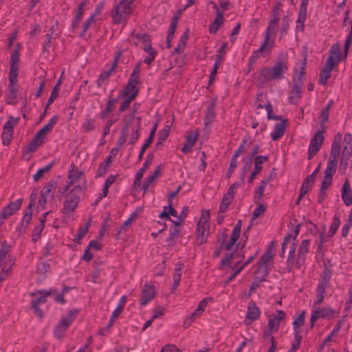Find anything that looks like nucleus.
<instances>
[{
  "mask_svg": "<svg viewBox=\"0 0 352 352\" xmlns=\"http://www.w3.org/2000/svg\"><path fill=\"white\" fill-rule=\"evenodd\" d=\"M242 223L239 221L230 233L223 234L221 248L232 251L231 254L227 256L222 262L223 268L229 267L234 271L229 278L232 280L235 276L249 263V261L241 264L244 258L243 248L245 245L244 236H241Z\"/></svg>",
  "mask_w": 352,
  "mask_h": 352,
  "instance_id": "nucleus-1",
  "label": "nucleus"
},
{
  "mask_svg": "<svg viewBox=\"0 0 352 352\" xmlns=\"http://www.w3.org/2000/svg\"><path fill=\"white\" fill-rule=\"evenodd\" d=\"M341 148L342 150L341 165L343 164L346 165V161L352 155V136L350 134H346L343 140L340 133L336 135L331 147L329 161L325 170L324 177L332 178L336 173Z\"/></svg>",
  "mask_w": 352,
  "mask_h": 352,
  "instance_id": "nucleus-2",
  "label": "nucleus"
},
{
  "mask_svg": "<svg viewBox=\"0 0 352 352\" xmlns=\"http://www.w3.org/2000/svg\"><path fill=\"white\" fill-rule=\"evenodd\" d=\"M123 124L117 143L119 146H122L126 141H129L130 144H133L138 140L140 120L137 119L133 122V116H124Z\"/></svg>",
  "mask_w": 352,
  "mask_h": 352,
  "instance_id": "nucleus-3",
  "label": "nucleus"
},
{
  "mask_svg": "<svg viewBox=\"0 0 352 352\" xmlns=\"http://www.w3.org/2000/svg\"><path fill=\"white\" fill-rule=\"evenodd\" d=\"M289 70L286 59L278 60L274 66L262 69L260 78L265 80H281Z\"/></svg>",
  "mask_w": 352,
  "mask_h": 352,
  "instance_id": "nucleus-4",
  "label": "nucleus"
},
{
  "mask_svg": "<svg viewBox=\"0 0 352 352\" xmlns=\"http://www.w3.org/2000/svg\"><path fill=\"white\" fill-rule=\"evenodd\" d=\"M130 41L135 45H140L147 54V56L144 59V62L145 63L149 65L155 60L157 56V52L152 47L151 41L148 35L140 33L133 34L130 37Z\"/></svg>",
  "mask_w": 352,
  "mask_h": 352,
  "instance_id": "nucleus-5",
  "label": "nucleus"
},
{
  "mask_svg": "<svg viewBox=\"0 0 352 352\" xmlns=\"http://www.w3.org/2000/svg\"><path fill=\"white\" fill-rule=\"evenodd\" d=\"M210 211L202 210L196 229V243L201 245L206 241L210 230Z\"/></svg>",
  "mask_w": 352,
  "mask_h": 352,
  "instance_id": "nucleus-6",
  "label": "nucleus"
},
{
  "mask_svg": "<svg viewBox=\"0 0 352 352\" xmlns=\"http://www.w3.org/2000/svg\"><path fill=\"white\" fill-rule=\"evenodd\" d=\"M274 252L272 247H271L261 258L254 272L256 280H263L268 274L270 267L273 263Z\"/></svg>",
  "mask_w": 352,
  "mask_h": 352,
  "instance_id": "nucleus-7",
  "label": "nucleus"
},
{
  "mask_svg": "<svg viewBox=\"0 0 352 352\" xmlns=\"http://www.w3.org/2000/svg\"><path fill=\"white\" fill-rule=\"evenodd\" d=\"M14 261L8 254V249L3 247L0 250V283L8 276Z\"/></svg>",
  "mask_w": 352,
  "mask_h": 352,
  "instance_id": "nucleus-8",
  "label": "nucleus"
},
{
  "mask_svg": "<svg viewBox=\"0 0 352 352\" xmlns=\"http://www.w3.org/2000/svg\"><path fill=\"white\" fill-rule=\"evenodd\" d=\"M335 311L330 307H318L314 305L310 318V328L312 329L319 319L330 320L333 318Z\"/></svg>",
  "mask_w": 352,
  "mask_h": 352,
  "instance_id": "nucleus-9",
  "label": "nucleus"
},
{
  "mask_svg": "<svg viewBox=\"0 0 352 352\" xmlns=\"http://www.w3.org/2000/svg\"><path fill=\"white\" fill-rule=\"evenodd\" d=\"M56 189V185L52 183L46 184L43 188L36 206L38 210L45 209L46 204L52 201Z\"/></svg>",
  "mask_w": 352,
  "mask_h": 352,
  "instance_id": "nucleus-10",
  "label": "nucleus"
},
{
  "mask_svg": "<svg viewBox=\"0 0 352 352\" xmlns=\"http://www.w3.org/2000/svg\"><path fill=\"white\" fill-rule=\"evenodd\" d=\"M281 6L282 5L279 2L276 3L274 6L272 12L271 19L267 28L265 34L276 37V33L278 28V23L282 14Z\"/></svg>",
  "mask_w": 352,
  "mask_h": 352,
  "instance_id": "nucleus-11",
  "label": "nucleus"
},
{
  "mask_svg": "<svg viewBox=\"0 0 352 352\" xmlns=\"http://www.w3.org/2000/svg\"><path fill=\"white\" fill-rule=\"evenodd\" d=\"M77 311H72L66 316L63 317L54 329V335L58 338H62L65 336L68 327L74 320Z\"/></svg>",
  "mask_w": 352,
  "mask_h": 352,
  "instance_id": "nucleus-12",
  "label": "nucleus"
},
{
  "mask_svg": "<svg viewBox=\"0 0 352 352\" xmlns=\"http://www.w3.org/2000/svg\"><path fill=\"white\" fill-rule=\"evenodd\" d=\"M138 69L134 70L131 74L126 88L120 91V96H129L131 98H135L138 94Z\"/></svg>",
  "mask_w": 352,
  "mask_h": 352,
  "instance_id": "nucleus-13",
  "label": "nucleus"
},
{
  "mask_svg": "<svg viewBox=\"0 0 352 352\" xmlns=\"http://www.w3.org/2000/svg\"><path fill=\"white\" fill-rule=\"evenodd\" d=\"M286 314L283 311H276L268 316L267 333L269 335L276 333L285 319Z\"/></svg>",
  "mask_w": 352,
  "mask_h": 352,
  "instance_id": "nucleus-14",
  "label": "nucleus"
},
{
  "mask_svg": "<svg viewBox=\"0 0 352 352\" xmlns=\"http://www.w3.org/2000/svg\"><path fill=\"white\" fill-rule=\"evenodd\" d=\"M21 46L17 44L16 47L12 50L10 56V67L9 78H18L19 71V52Z\"/></svg>",
  "mask_w": 352,
  "mask_h": 352,
  "instance_id": "nucleus-15",
  "label": "nucleus"
},
{
  "mask_svg": "<svg viewBox=\"0 0 352 352\" xmlns=\"http://www.w3.org/2000/svg\"><path fill=\"white\" fill-rule=\"evenodd\" d=\"M19 118L10 117L5 123L2 132V139L4 144H9L12 139L14 127L17 124Z\"/></svg>",
  "mask_w": 352,
  "mask_h": 352,
  "instance_id": "nucleus-16",
  "label": "nucleus"
},
{
  "mask_svg": "<svg viewBox=\"0 0 352 352\" xmlns=\"http://www.w3.org/2000/svg\"><path fill=\"white\" fill-rule=\"evenodd\" d=\"M324 131H318L311 138L309 147V159H311L317 154L324 142Z\"/></svg>",
  "mask_w": 352,
  "mask_h": 352,
  "instance_id": "nucleus-17",
  "label": "nucleus"
},
{
  "mask_svg": "<svg viewBox=\"0 0 352 352\" xmlns=\"http://www.w3.org/2000/svg\"><path fill=\"white\" fill-rule=\"evenodd\" d=\"M77 190H72L67 196L64 204L63 212L69 214L74 211L78 203V195Z\"/></svg>",
  "mask_w": 352,
  "mask_h": 352,
  "instance_id": "nucleus-18",
  "label": "nucleus"
},
{
  "mask_svg": "<svg viewBox=\"0 0 352 352\" xmlns=\"http://www.w3.org/2000/svg\"><path fill=\"white\" fill-rule=\"evenodd\" d=\"M341 58V47L339 45H334L329 52V56L327 60L326 65L333 69L337 66Z\"/></svg>",
  "mask_w": 352,
  "mask_h": 352,
  "instance_id": "nucleus-19",
  "label": "nucleus"
},
{
  "mask_svg": "<svg viewBox=\"0 0 352 352\" xmlns=\"http://www.w3.org/2000/svg\"><path fill=\"white\" fill-rule=\"evenodd\" d=\"M50 295V293L45 290L38 291L32 294V306L37 314H40L38 305L45 303Z\"/></svg>",
  "mask_w": 352,
  "mask_h": 352,
  "instance_id": "nucleus-20",
  "label": "nucleus"
},
{
  "mask_svg": "<svg viewBox=\"0 0 352 352\" xmlns=\"http://www.w3.org/2000/svg\"><path fill=\"white\" fill-rule=\"evenodd\" d=\"M198 137L199 133L197 131L188 132L185 138V142L182 148V151L184 153H190L197 140Z\"/></svg>",
  "mask_w": 352,
  "mask_h": 352,
  "instance_id": "nucleus-21",
  "label": "nucleus"
},
{
  "mask_svg": "<svg viewBox=\"0 0 352 352\" xmlns=\"http://www.w3.org/2000/svg\"><path fill=\"white\" fill-rule=\"evenodd\" d=\"M156 294V289L154 285H145L142 290L140 303L145 306L148 302L154 298Z\"/></svg>",
  "mask_w": 352,
  "mask_h": 352,
  "instance_id": "nucleus-22",
  "label": "nucleus"
},
{
  "mask_svg": "<svg viewBox=\"0 0 352 352\" xmlns=\"http://www.w3.org/2000/svg\"><path fill=\"white\" fill-rule=\"evenodd\" d=\"M159 217L162 220L168 219L176 225H179L180 221L182 220L177 216L176 210L171 206L164 207V210L159 214Z\"/></svg>",
  "mask_w": 352,
  "mask_h": 352,
  "instance_id": "nucleus-23",
  "label": "nucleus"
},
{
  "mask_svg": "<svg viewBox=\"0 0 352 352\" xmlns=\"http://www.w3.org/2000/svg\"><path fill=\"white\" fill-rule=\"evenodd\" d=\"M238 186V184H234L230 186L227 193L223 196V200L220 204L219 212L223 213L227 210L228 206L233 200L234 195L236 192V188Z\"/></svg>",
  "mask_w": 352,
  "mask_h": 352,
  "instance_id": "nucleus-24",
  "label": "nucleus"
},
{
  "mask_svg": "<svg viewBox=\"0 0 352 352\" xmlns=\"http://www.w3.org/2000/svg\"><path fill=\"white\" fill-rule=\"evenodd\" d=\"M22 204V199H18L16 201L10 203L5 206L1 211V217L4 219H8L17 210H19Z\"/></svg>",
  "mask_w": 352,
  "mask_h": 352,
  "instance_id": "nucleus-25",
  "label": "nucleus"
},
{
  "mask_svg": "<svg viewBox=\"0 0 352 352\" xmlns=\"http://www.w3.org/2000/svg\"><path fill=\"white\" fill-rule=\"evenodd\" d=\"M310 245V240H303L298 252L296 266L300 268L305 261V256L309 252Z\"/></svg>",
  "mask_w": 352,
  "mask_h": 352,
  "instance_id": "nucleus-26",
  "label": "nucleus"
},
{
  "mask_svg": "<svg viewBox=\"0 0 352 352\" xmlns=\"http://www.w3.org/2000/svg\"><path fill=\"white\" fill-rule=\"evenodd\" d=\"M36 192H32L30 197L28 208H27L22 219V225L27 228L32 220V208L35 205Z\"/></svg>",
  "mask_w": 352,
  "mask_h": 352,
  "instance_id": "nucleus-27",
  "label": "nucleus"
},
{
  "mask_svg": "<svg viewBox=\"0 0 352 352\" xmlns=\"http://www.w3.org/2000/svg\"><path fill=\"white\" fill-rule=\"evenodd\" d=\"M260 314L261 312L258 307L254 302H250L248 307L245 321L247 323L251 324L259 318Z\"/></svg>",
  "mask_w": 352,
  "mask_h": 352,
  "instance_id": "nucleus-28",
  "label": "nucleus"
},
{
  "mask_svg": "<svg viewBox=\"0 0 352 352\" xmlns=\"http://www.w3.org/2000/svg\"><path fill=\"white\" fill-rule=\"evenodd\" d=\"M47 135L41 133L38 131L32 140L30 142L28 145V151L30 152H33L36 151L39 146H41L44 142L45 139L47 138Z\"/></svg>",
  "mask_w": 352,
  "mask_h": 352,
  "instance_id": "nucleus-29",
  "label": "nucleus"
},
{
  "mask_svg": "<svg viewBox=\"0 0 352 352\" xmlns=\"http://www.w3.org/2000/svg\"><path fill=\"white\" fill-rule=\"evenodd\" d=\"M305 316L306 311H302L299 314H298L296 317L294 318L292 323L294 333L302 334V326L304 325L305 321Z\"/></svg>",
  "mask_w": 352,
  "mask_h": 352,
  "instance_id": "nucleus-30",
  "label": "nucleus"
},
{
  "mask_svg": "<svg viewBox=\"0 0 352 352\" xmlns=\"http://www.w3.org/2000/svg\"><path fill=\"white\" fill-rule=\"evenodd\" d=\"M223 12L220 10H217V16L211 23L209 31L210 33L215 34L223 24Z\"/></svg>",
  "mask_w": 352,
  "mask_h": 352,
  "instance_id": "nucleus-31",
  "label": "nucleus"
},
{
  "mask_svg": "<svg viewBox=\"0 0 352 352\" xmlns=\"http://www.w3.org/2000/svg\"><path fill=\"white\" fill-rule=\"evenodd\" d=\"M126 302V296H122L117 305V307H116L115 310L113 311L111 318H110V323L113 324L115 320L118 318V316L120 315V314L122 312Z\"/></svg>",
  "mask_w": 352,
  "mask_h": 352,
  "instance_id": "nucleus-32",
  "label": "nucleus"
},
{
  "mask_svg": "<svg viewBox=\"0 0 352 352\" xmlns=\"http://www.w3.org/2000/svg\"><path fill=\"white\" fill-rule=\"evenodd\" d=\"M342 197L344 204L349 206L352 204V192L348 180H346L342 188Z\"/></svg>",
  "mask_w": 352,
  "mask_h": 352,
  "instance_id": "nucleus-33",
  "label": "nucleus"
},
{
  "mask_svg": "<svg viewBox=\"0 0 352 352\" xmlns=\"http://www.w3.org/2000/svg\"><path fill=\"white\" fill-rule=\"evenodd\" d=\"M276 37L265 34V41L258 49V52L265 54H269L274 47Z\"/></svg>",
  "mask_w": 352,
  "mask_h": 352,
  "instance_id": "nucleus-34",
  "label": "nucleus"
},
{
  "mask_svg": "<svg viewBox=\"0 0 352 352\" xmlns=\"http://www.w3.org/2000/svg\"><path fill=\"white\" fill-rule=\"evenodd\" d=\"M331 182H332V178H330L328 177H324L323 182H322L321 188L320 190V193L318 195V201L320 203H322L326 198L327 190L330 187Z\"/></svg>",
  "mask_w": 352,
  "mask_h": 352,
  "instance_id": "nucleus-35",
  "label": "nucleus"
},
{
  "mask_svg": "<svg viewBox=\"0 0 352 352\" xmlns=\"http://www.w3.org/2000/svg\"><path fill=\"white\" fill-rule=\"evenodd\" d=\"M285 131V122L282 121L279 123H277L275 126L274 131L271 133V136L273 140H277L280 139L284 134Z\"/></svg>",
  "mask_w": 352,
  "mask_h": 352,
  "instance_id": "nucleus-36",
  "label": "nucleus"
},
{
  "mask_svg": "<svg viewBox=\"0 0 352 352\" xmlns=\"http://www.w3.org/2000/svg\"><path fill=\"white\" fill-rule=\"evenodd\" d=\"M48 212L43 214V217L40 219V223L37 225L32 232V240L36 241L39 238V236L45 227V222L46 221V217L48 214Z\"/></svg>",
  "mask_w": 352,
  "mask_h": 352,
  "instance_id": "nucleus-37",
  "label": "nucleus"
},
{
  "mask_svg": "<svg viewBox=\"0 0 352 352\" xmlns=\"http://www.w3.org/2000/svg\"><path fill=\"white\" fill-rule=\"evenodd\" d=\"M118 98L122 100L119 107V112L120 113H122L128 109L131 102L135 100L134 98H131L129 96H120V94Z\"/></svg>",
  "mask_w": 352,
  "mask_h": 352,
  "instance_id": "nucleus-38",
  "label": "nucleus"
},
{
  "mask_svg": "<svg viewBox=\"0 0 352 352\" xmlns=\"http://www.w3.org/2000/svg\"><path fill=\"white\" fill-rule=\"evenodd\" d=\"M57 121H58V117L56 116L52 117L48 123L47 124H45L43 127H42V129H41L39 131L47 136L48 134L53 130Z\"/></svg>",
  "mask_w": 352,
  "mask_h": 352,
  "instance_id": "nucleus-39",
  "label": "nucleus"
},
{
  "mask_svg": "<svg viewBox=\"0 0 352 352\" xmlns=\"http://www.w3.org/2000/svg\"><path fill=\"white\" fill-rule=\"evenodd\" d=\"M116 177L115 175H111L107 177L102 188V192L100 196V199L102 197H104L107 195L109 192V188L116 182Z\"/></svg>",
  "mask_w": 352,
  "mask_h": 352,
  "instance_id": "nucleus-40",
  "label": "nucleus"
},
{
  "mask_svg": "<svg viewBox=\"0 0 352 352\" xmlns=\"http://www.w3.org/2000/svg\"><path fill=\"white\" fill-rule=\"evenodd\" d=\"M209 299L204 298L199 303L197 308L195 309L194 313L191 316V318H196L201 316V313L205 310L208 306Z\"/></svg>",
  "mask_w": 352,
  "mask_h": 352,
  "instance_id": "nucleus-41",
  "label": "nucleus"
},
{
  "mask_svg": "<svg viewBox=\"0 0 352 352\" xmlns=\"http://www.w3.org/2000/svg\"><path fill=\"white\" fill-rule=\"evenodd\" d=\"M308 0H301L300 8L298 13V23H304L306 19Z\"/></svg>",
  "mask_w": 352,
  "mask_h": 352,
  "instance_id": "nucleus-42",
  "label": "nucleus"
},
{
  "mask_svg": "<svg viewBox=\"0 0 352 352\" xmlns=\"http://www.w3.org/2000/svg\"><path fill=\"white\" fill-rule=\"evenodd\" d=\"M333 69V68L328 67L327 65H325V67L322 69V71L320 73V82L321 84H326L328 80L329 79L331 76V72Z\"/></svg>",
  "mask_w": 352,
  "mask_h": 352,
  "instance_id": "nucleus-43",
  "label": "nucleus"
},
{
  "mask_svg": "<svg viewBox=\"0 0 352 352\" xmlns=\"http://www.w3.org/2000/svg\"><path fill=\"white\" fill-rule=\"evenodd\" d=\"M89 227V223L87 222L85 226H80L79 228L78 232L74 239L76 243H79L85 236Z\"/></svg>",
  "mask_w": 352,
  "mask_h": 352,
  "instance_id": "nucleus-44",
  "label": "nucleus"
},
{
  "mask_svg": "<svg viewBox=\"0 0 352 352\" xmlns=\"http://www.w3.org/2000/svg\"><path fill=\"white\" fill-rule=\"evenodd\" d=\"M267 161V157L260 155L255 158V166L253 170L254 174H258L262 169V164Z\"/></svg>",
  "mask_w": 352,
  "mask_h": 352,
  "instance_id": "nucleus-45",
  "label": "nucleus"
},
{
  "mask_svg": "<svg viewBox=\"0 0 352 352\" xmlns=\"http://www.w3.org/2000/svg\"><path fill=\"white\" fill-rule=\"evenodd\" d=\"M177 21L174 20L172 21L167 36V47L169 48L170 47V43L173 38L174 33L177 28Z\"/></svg>",
  "mask_w": 352,
  "mask_h": 352,
  "instance_id": "nucleus-46",
  "label": "nucleus"
},
{
  "mask_svg": "<svg viewBox=\"0 0 352 352\" xmlns=\"http://www.w3.org/2000/svg\"><path fill=\"white\" fill-rule=\"evenodd\" d=\"M19 82L18 78H9L8 92L18 94Z\"/></svg>",
  "mask_w": 352,
  "mask_h": 352,
  "instance_id": "nucleus-47",
  "label": "nucleus"
},
{
  "mask_svg": "<svg viewBox=\"0 0 352 352\" xmlns=\"http://www.w3.org/2000/svg\"><path fill=\"white\" fill-rule=\"evenodd\" d=\"M65 292V289L62 293H58L54 289H50L48 291L49 293H50V295L49 296H52L55 302L63 304L65 302V300L63 299V294Z\"/></svg>",
  "mask_w": 352,
  "mask_h": 352,
  "instance_id": "nucleus-48",
  "label": "nucleus"
},
{
  "mask_svg": "<svg viewBox=\"0 0 352 352\" xmlns=\"http://www.w3.org/2000/svg\"><path fill=\"white\" fill-rule=\"evenodd\" d=\"M183 265L179 264L176 267V272L173 275V289L177 288L181 280V273L179 272L183 268Z\"/></svg>",
  "mask_w": 352,
  "mask_h": 352,
  "instance_id": "nucleus-49",
  "label": "nucleus"
},
{
  "mask_svg": "<svg viewBox=\"0 0 352 352\" xmlns=\"http://www.w3.org/2000/svg\"><path fill=\"white\" fill-rule=\"evenodd\" d=\"M170 126H166L158 133V142L160 144L162 143L168 138L170 133Z\"/></svg>",
  "mask_w": 352,
  "mask_h": 352,
  "instance_id": "nucleus-50",
  "label": "nucleus"
},
{
  "mask_svg": "<svg viewBox=\"0 0 352 352\" xmlns=\"http://www.w3.org/2000/svg\"><path fill=\"white\" fill-rule=\"evenodd\" d=\"M328 118H329L328 108L322 109V111H320V116L318 117V121H319V122L321 125V128H322V129H323V131L324 130V124L327 121Z\"/></svg>",
  "mask_w": 352,
  "mask_h": 352,
  "instance_id": "nucleus-51",
  "label": "nucleus"
},
{
  "mask_svg": "<svg viewBox=\"0 0 352 352\" xmlns=\"http://www.w3.org/2000/svg\"><path fill=\"white\" fill-rule=\"evenodd\" d=\"M243 149L241 147H240L237 151L235 153V154L234 155L232 160H231V162H230V167L228 168V173L230 174H231L234 170L235 169V168L236 167V164H237V162H236V160H237V157L239 156L241 152H243Z\"/></svg>",
  "mask_w": 352,
  "mask_h": 352,
  "instance_id": "nucleus-52",
  "label": "nucleus"
},
{
  "mask_svg": "<svg viewBox=\"0 0 352 352\" xmlns=\"http://www.w3.org/2000/svg\"><path fill=\"white\" fill-rule=\"evenodd\" d=\"M52 166L47 165L42 168H40L38 170V171L36 173V174L34 175L33 178L35 182L39 181L43 176V175L51 169Z\"/></svg>",
  "mask_w": 352,
  "mask_h": 352,
  "instance_id": "nucleus-53",
  "label": "nucleus"
},
{
  "mask_svg": "<svg viewBox=\"0 0 352 352\" xmlns=\"http://www.w3.org/2000/svg\"><path fill=\"white\" fill-rule=\"evenodd\" d=\"M340 219L338 217H334L333 223H332V224L329 228V235L330 236H333L336 233V232L338 230V228L340 226Z\"/></svg>",
  "mask_w": 352,
  "mask_h": 352,
  "instance_id": "nucleus-54",
  "label": "nucleus"
},
{
  "mask_svg": "<svg viewBox=\"0 0 352 352\" xmlns=\"http://www.w3.org/2000/svg\"><path fill=\"white\" fill-rule=\"evenodd\" d=\"M81 175V172L77 169L72 168L69 172L68 177L71 180V182H76L78 180Z\"/></svg>",
  "mask_w": 352,
  "mask_h": 352,
  "instance_id": "nucleus-55",
  "label": "nucleus"
},
{
  "mask_svg": "<svg viewBox=\"0 0 352 352\" xmlns=\"http://www.w3.org/2000/svg\"><path fill=\"white\" fill-rule=\"evenodd\" d=\"M140 108V103H134L131 108V112L126 116H133V122H135V120L137 119H140L141 120L140 117L135 116L136 114L138 113Z\"/></svg>",
  "mask_w": 352,
  "mask_h": 352,
  "instance_id": "nucleus-56",
  "label": "nucleus"
},
{
  "mask_svg": "<svg viewBox=\"0 0 352 352\" xmlns=\"http://www.w3.org/2000/svg\"><path fill=\"white\" fill-rule=\"evenodd\" d=\"M302 339V334L294 333V339L292 342L291 349L297 351L301 344Z\"/></svg>",
  "mask_w": 352,
  "mask_h": 352,
  "instance_id": "nucleus-57",
  "label": "nucleus"
},
{
  "mask_svg": "<svg viewBox=\"0 0 352 352\" xmlns=\"http://www.w3.org/2000/svg\"><path fill=\"white\" fill-rule=\"evenodd\" d=\"M248 347L250 349L252 347V341L248 339L244 340L236 349L235 352H243L244 349Z\"/></svg>",
  "mask_w": 352,
  "mask_h": 352,
  "instance_id": "nucleus-58",
  "label": "nucleus"
},
{
  "mask_svg": "<svg viewBox=\"0 0 352 352\" xmlns=\"http://www.w3.org/2000/svg\"><path fill=\"white\" fill-rule=\"evenodd\" d=\"M266 210V207L263 205V204H260L258 205L256 209L254 210L253 214H252V219H254L258 217H260L261 215H262L264 212Z\"/></svg>",
  "mask_w": 352,
  "mask_h": 352,
  "instance_id": "nucleus-59",
  "label": "nucleus"
},
{
  "mask_svg": "<svg viewBox=\"0 0 352 352\" xmlns=\"http://www.w3.org/2000/svg\"><path fill=\"white\" fill-rule=\"evenodd\" d=\"M324 288L320 285L318 286V294H317V300L316 302L314 303V305L316 306L317 304H320L322 302V301L323 300V298H324Z\"/></svg>",
  "mask_w": 352,
  "mask_h": 352,
  "instance_id": "nucleus-60",
  "label": "nucleus"
},
{
  "mask_svg": "<svg viewBox=\"0 0 352 352\" xmlns=\"http://www.w3.org/2000/svg\"><path fill=\"white\" fill-rule=\"evenodd\" d=\"M161 170H162V166H157L156 167V168L154 170V171L152 172L147 178L155 182V180L159 177Z\"/></svg>",
  "mask_w": 352,
  "mask_h": 352,
  "instance_id": "nucleus-61",
  "label": "nucleus"
},
{
  "mask_svg": "<svg viewBox=\"0 0 352 352\" xmlns=\"http://www.w3.org/2000/svg\"><path fill=\"white\" fill-rule=\"evenodd\" d=\"M58 93H59V85H56L52 93H51V95H50V97L48 100V104H50L51 103L53 102V101L56 99V98L58 96Z\"/></svg>",
  "mask_w": 352,
  "mask_h": 352,
  "instance_id": "nucleus-62",
  "label": "nucleus"
},
{
  "mask_svg": "<svg viewBox=\"0 0 352 352\" xmlns=\"http://www.w3.org/2000/svg\"><path fill=\"white\" fill-rule=\"evenodd\" d=\"M305 63H302V66L300 68V71L299 72L296 71V73H295V75H294V78H298L299 82H302V80H303V76L305 74Z\"/></svg>",
  "mask_w": 352,
  "mask_h": 352,
  "instance_id": "nucleus-63",
  "label": "nucleus"
},
{
  "mask_svg": "<svg viewBox=\"0 0 352 352\" xmlns=\"http://www.w3.org/2000/svg\"><path fill=\"white\" fill-rule=\"evenodd\" d=\"M161 352H179V350L175 345L168 344L162 349Z\"/></svg>",
  "mask_w": 352,
  "mask_h": 352,
  "instance_id": "nucleus-64",
  "label": "nucleus"
}]
</instances>
